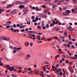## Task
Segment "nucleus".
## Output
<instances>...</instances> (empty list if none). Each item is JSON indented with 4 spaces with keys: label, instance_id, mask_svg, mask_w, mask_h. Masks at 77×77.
<instances>
[{
    "label": "nucleus",
    "instance_id": "1",
    "mask_svg": "<svg viewBox=\"0 0 77 77\" xmlns=\"http://www.w3.org/2000/svg\"><path fill=\"white\" fill-rule=\"evenodd\" d=\"M17 12V10H14L10 12V14L11 15H13L14 14H15Z\"/></svg>",
    "mask_w": 77,
    "mask_h": 77
},
{
    "label": "nucleus",
    "instance_id": "2",
    "mask_svg": "<svg viewBox=\"0 0 77 77\" xmlns=\"http://www.w3.org/2000/svg\"><path fill=\"white\" fill-rule=\"evenodd\" d=\"M8 69H9L10 71H13L14 69V67L11 66V67H9L8 68Z\"/></svg>",
    "mask_w": 77,
    "mask_h": 77
},
{
    "label": "nucleus",
    "instance_id": "3",
    "mask_svg": "<svg viewBox=\"0 0 77 77\" xmlns=\"http://www.w3.org/2000/svg\"><path fill=\"white\" fill-rule=\"evenodd\" d=\"M67 29L68 30H70V31H71V32H72V31H73V30H74V29H72V27H71V26H69L68 27Z\"/></svg>",
    "mask_w": 77,
    "mask_h": 77
},
{
    "label": "nucleus",
    "instance_id": "4",
    "mask_svg": "<svg viewBox=\"0 0 77 77\" xmlns=\"http://www.w3.org/2000/svg\"><path fill=\"white\" fill-rule=\"evenodd\" d=\"M10 48L11 49H12L13 50H15V49H17V48L15 46H11L10 47Z\"/></svg>",
    "mask_w": 77,
    "mask_h": 77
},
{
    "label": "nucleus",
    "instance_id": "5",
    "mask_svg": "<svg viewBox=\"0 0 77 77\" xmlns=\"http://www.w3.org/2000/svg\"><path fill=\"white\" fill-rule=\"evenodd\" d=\"M63 46H65V47H69V48H70V44H68L67 45V44H64L63 45Z\"/></svg>",
    "mask_w": 77,
    "mask_h": 77
},
{
    "label": "nucleus",
    "instance_id": "6",
    "mask_svg": "<svg viewBox=\"0 0 77 77\" xmlns=\"http://www.w3.org/2000/svg\"><path fill=\"white\" fill-rule=\"evenodd\" d=\"M2 39L3 40H5V41H6V40H7V38H6L5 36L3 37Z\"/></svg>",
    "mask_w": 77,
    "mask_h": 77
},
{
    "label": "nucleus",
    "instance_id": "7",
    "mask_svg": "<svg viewBox=\"0 0 77 77\" xmlns=\"http://www.w3.org/2000/svg\"><path fill=\"white\" fill-rule=\"evenodd\" d=\"M24 6L23 5H21L19 6V8L20 9H21V8H24Z\"/></svg>",
    "mask_w": 77,
    "mask_h": 77
},
{
    "label": "nucleus",
    "instance_id": "8",
    "mask_svg": "<svg viewBox=\"0 0 77 77\" xmlns=\"http://www.w3.org/2000/svg\"><path fill=\"white\" fill-rule=\"evenodd\" d=\"M10 30H11L12 31H14V32H16V29H14H14L13 28H11L10 29Z\"/></svg>",
    "mask_w": 77,
    "mask_h": 77
},
{
    "label": "nucleus",
    "instance_id": "9",
    "mask_svg": "<svg viewBox=\"0 0 77 77\" xmlns=\"http://www.w3.org/2000/svg\"><path fill=\"white\" fill-rule=\"evenodd\" d=\"M13 6V5H9L7 6V8H9L10 7H12Z\"/></svg>",
    "mask_w": 77,
    "mask_h": 77
},
{
    "label": "nucleus",
    "instance_id": "10",
    "mask_svg": "<svg viewBox=\"0 0 77 77\" xmlns=\"http://www.w3.org/2000/svg\"><path fill=\"white\" fill-rule=\"evenodd\" d=\"M6 2L5 1L2 2H1L0 3V4L2 5H4V4H6Z\"/></svg>",
    "mask_w": 77,
    "mask_h": 77
},
{
    "label": "nucleus",
    "instance_id": "11",
    "mask_svg": "<svg viewBox=\"0 0 77 77\" xmlns=\"http://www.w3.org/2000/svg\"><path fill=\"white\" fill-rule=\"evenodd\" d=\"M24 53H20L19 54V55L20 56H24Z\"/></svg>",
    "mask_w": 77,
    "mask_h": 77
},
{
    "label": "nucleus",
    "instance_id": "12",
    "mask_svg": "<svg viewBox=\"0 0 77 77\" xmlns=\"http://www.w3.org/2000/svg\"><path fill=\"white\" fill-rule=\"evenodd\" d=\"M48 11V9L45 10L44 11V12L45 14H46V13H47Z\"/></svg>",
    "mask_w": 77,
    "mask_h": 77
},
{
    "label": "nucleus",
    "instance_id": "13",
    "mask_svg": "<svg viewBox=\"0 0 77 77\" xmlns=\"http://www.w3.org/2000/svg\"><path fill=\"white\" fill-rule=\"evenodd\" d=\"M71 10H66V12L67 14H70L71 13Z\"/></svg>",
    "mask_w": 77,
    "mask_h": 77
},
{
    "label": "nucleus",
    "instance_id": "14",
    "mask_svg": "<svg viewBox=\"0 0 77 77\" xmlns=\"http://www.w3.org/2000/svg\"><path fill=\"white\" fill-rule=\"evenodd\" d=\"M19 4H20V5L24 4V2L19 1Z\"/></svg>",
    "mask_w": 77,
    "mask_h": 77
},
{
    "label": "nucleus",
    "instance_id": "15",
    "mask_svg": "<svg viewBox=\"0 0 77 77\" xmlns=\"http://www.w3.org/2000/svg\"><path fill=\"white\" fill-rule=\"evenodd\" d=\"M29 32L31 33L36 34V32L33 31H29Z\"/></svg>",
    "mask_w": 77,
    "mask_h": 77
},
{
    "label": "nucleus",
    "instance_id": "16",
    "mask_svg": "<svg viewBox=\"0 0 77 77\" xmlns=\"http://www.w3.org/2000/svg\"><path fill=\"white\" fill-rule=\"evenodd\" d=\"M62 15L63 16H66V15H67V13L64 12L63 13Z\"/></svg>",
    "mask_w": 77,
    "mask_h": 77
},
{
    "label": "nucleus",
    "instance_id": "17",
    "mask_svg": "<svg viewBox=\"0 0 77 77\" xmlns=\"http://www.w3.org/2000/svg\"><path fill=\"white\" fill-rule=\"evenodd\" d=\"M59 72H60V70L59 69H57L56 71H55V72L56 73H58Z\"/></svg>",
    "mask_w": 77,
    "mask_h": 77
},
{
    "label": "nucleus",
    "instance_id": "18",
    "mask_svg": "<svg viewBox=\"0 0 77 77\" xmlns=\"http://www.w3.org/2000/svg\"><path fill=\"white\" fill-rule=\"evenodd\" d=\"M64 33L65 34L64 36L66 37V36H67V35H68V33L66 32H64Z\"/></svg>",
    "mask_w": 77,
    "mask_h": 77
},
{
    "label": "nucleus",
    "instance_id": "19",
    "mask_svg": "<svg viewBox=\"0 0 77 77\" xmlns=\"http://www.w3.org/2000/svg\"><path fill=\"white\" fill-rule=\"evenodd\" d=\"M72 12V13H74V11H75V10L74 9H72L71 10Z\"/></svg>",
    "mask_w": 77,
    "mask_h": 77
},
{
    "label": "nucleus",
    "instance_id": "20",
    "mask_svg": "<svg viewBox=\"0 0 77 77\" xmlns=\"http://www.w3.org/2000/svg\"><path fill=\"white\" fill-rule=\"evenodd\" d=\"M28 14V12L27 11H24V12L23 13V15H24V14Z\"/></svg>",
    "mask_w": 77,
    "mask_h": 77
},
{
    "label": "nucleus",
    "instance_id": "21",
    "mask_svg": "<svg viewBox=\"0 0 77 77\" xmlns=\"http://www.w3.org/2000/svg\"><path fill=\"white\" fill-rule=\"evenodd\" d=\"M57 29V28H56V27L53 28L52 29V30H53L54 31V30H56Z\"/></svg>",
    "mask_w": 77,
    "mask_h": 77
},
{
    "label": "nucleus",
    "instance_id": "22",
    "mask_svg": "<svg viewBox=\"0 0 77 77\" xmlns=\"http://www.w3.org/2000/svg\"><path fill=\"white\" fill-rule=\"evenodd\" d=\"M26 3H29V1L27 0L25 2H23V4H26Z\"/></svg>",
    "mask_w": 77,
    "mask_h": 77
},
{
    "label": "nucleus",
    "instance_id": "23",
    "mask_svg": "<svg viewBox=\"0 0 77 77\" xmlns=\"http://www.w3.org/2000/svg\"><path fill=\"white\" fill-rule=\"evenodd\" d=\"M8 67H9H9H10V66L9 65H7V66H5V68H8Z\"/></svg>",
    "mask_w": 77,
    "mask_h": 77
},
{
    "label": "nucleus",
    "instance_id": "24",
    "mask_svg": "<svg viewBox=\"0 0 77 77\" xmlns=\"http://www.w3.org/2000/svg\"><path fill=\"white\" fill-rule=\"evenodd\" d=\"M19 27L20 28V29H22V28H24V26H20Z\"/></svg>",
    "mask_w": 77,
    "mask_h": 77
},
{
    "label": "nucleus",
    "instance_id": "25",
    "mask_svg": "<svg viewBox=\"0 0 77 77\" xmlns=\"http://www.w3.org/2000/svg\"><path fill=\"white\" fill-rule=\"evenodd\" d=\"M61 2H62L61 1L57 3V5H61Z\"/></svg>",
    "mask_w": 77,
    "mask_h": 77
},
{
    "label": "nucleus",
    "instance_id": "26",
    "mask_svg": "<svg viewBox=\"0 0 77 77\" xmlns=\"http://www.w3.org/2000/svg\"><path fill=\"white\" fill-rule=\"evenodd\" d=\"M44 74V73L43 72L41 71L40 72V75H43Z\"/></svg>",
    "mask_w": 77,
    "mask_h": 77
},
{
    "label": "nucleus",
    "instance_id": "27",
    "mask_svg": "<svg viewBox=\"0 0 77 77\" xmlns=\"http://www.w3.org/2000/svg\"><path fill=\"white\" fill-rule=\"evenodd\" d=\"M35 16H32L31 17V18L32 19V20H34V19H35Z\"/></svg>",
    "mask_w": 77,
    "mask_h": 77
},
{
    "label": "nucleus",
    "instance_id": "28",
    "mask_svg": "<svg viewBox=\"0 0 77 77\" xmlns=\"http://www.w3.org/2000/svg\"><path fill=\"white\" fill-rule=\"evenodd\" d=\"M21 48H17V50H21Z\"/></svg>",
    "mask_w": 77,
    "mask_h": 77
},
{
    "label": "nucleus",
    "instance_id": "29",
    "mask_svg": "<svg viewBox=\"0 0 77 77\" xmlns=\"http://www.w3.org/2000/svg\"><path fill=\"white\" fill-rule=\"evenodd\" d=\"M46 7V6L44 5H43L42 6V8H44V9Z\"/></svg>",
    "mask_w": 77,
    "mask_h": 77
},
{
    "label": "nucleus",
    "instance_id": "30",
    "mask_svg": "<svg viewBox=\"0 0 77 77\" xmlns=\"http://www.w3.org/2000/svg\"><path fill=\"white\" fill-rule=\"evenodd\" d=\"M57 6V5H54L53 7H52V8H55V7H56Z\"/></svg>",
    "mask_w": 77,
    "mask_h": 77
},
{
    "label": "nucleus",
    "instance_id": "31",
    "mask_svg": "<svg viewBox=\"0 0 77 77\" xmlns=\"http://www.w3.org/2000/svg\"><path fill=\"white\" fill-rule=\"evenodd\" d=\"M53 24L54 25H55L56 24V22L55 21H53Z\"/></svg>",
    "mask_w": 77,
    "mask_h": 77
},
{
    "label": "nucleus",
    "instance_id": "32",
    "mask_svg": "<svg viewBox=\"0 0 77 77\" xmlns=\"http://www.w3.org/2000/svg\"><path fill=\"white\" fill-rule=\"evenodd\" d=\"M65 62H66V63L68 64V63H69V61H68L67 60H66L65 61Z\"/></svg>",
    "mask_w": 77,
    "mask_h": 77
},
{
    "label": "nucleus",
    "instance_id": "33",
    "mask_svg": "<svg viewBox=\"0 0 77 77\" xmlns=\"http://www.w3.org/2000/svg\"><path fill=\"white\" fill-rule=\"evenodd\" d=\"M13 71H14V72H16V71H17V69H15V68H14Z\"/></svg>",
    "mask_w": 77,
    "mask_h": 77
},
{
    "label": "nucleus",
    "instance_id": "34",
    "mask_svg": "<svg viewBox=\"0 0 77 77\" xmlns=\"http://www.w3.org/2000/svg\"><path fill=\"white\" fill-rule=\"evenodd\" d=\"M24 31H25L24 29H22L21 30V32H24Z\"/></svg>",
    "mask_w": 77,
    "mask_h": 77
},
{
    "label": "nucleus",
    "instance_id": "35",
    "mask_svg": "<svg viewBox=\"0 0 77 77\" xmlns=\"http://www.w3.org/2000/svg\"><path fill=\"white\" fill-rule=\"evenodd\" d=\"M32 22H33V23H35L36 22V20H32Z\"/></svg>",
    "mask_w": 77,
    "mask_h": 77
},
{
    "label": "nucleus",
    "instance_id": "36",
    "mask_svg": "<svg viewBox=\"0 0 77 77\" xmlns=\"http://www.w3.org/2000/svg\"><path fill=\"white\" fill-rule=\"evenodd\" d=\"M27 57H28V58H30V55L29 54H27Z\"/></svg>",
    "mask_w": 77,
    "mask_h": 77
},
{
    "label": "nucleus",
    "instance_id": "37",
    "mask_svg": "<svg viewBox=\"0 0 77 77\" xmlns=\"http://www.w3.org/2000/svg\"><path fill=\"white\" fill-rule=\"evenodd\" d=\"M50 26H51V27H53V26H54V24H53L51 23L50 24Z\"/></svg>",
    "mask_w": 77,
    "mask_h": 77
},
{
    "label": "nucleus",
    "instance_id": "38",
    "mask_svg": "<svg viewBox=\"0 0 77 77\" xmlns=\"http://www.w3.org/2000/svg\"><path fill=\"white\" fill-rule=\"evenodd\" d=\"M42 27V28H43V29H44V30L46 29V27H45V26H43Z\"/></svg>",
    "mask_w": 77,
    "mask_h": 77
},
{
    "label": "nucleus",
    "instance_id": "39",
    "mask_svg": "<svg viewBox=\"0 0 77 77\" xmlns=\"http://www.w3.org/2000/svg\"><path fill=\"white\" fill-rule=\"evenodd\" d=\"M46 28H49V26L48 25V24H47L46 26Z\"/></svg>",
    "mask_w": 77,
    "mask_h": 77
},
{
    "label": "nucleus",
    "instance_id": "40",
    "mask_svg": "<svg viewBox=\"0 0 77 77\" xmlns=\"http://www.w3.org/2000/svg\"><path fill=\"white\" fill-rule=\"evenodd\" d=\"M74 33L75 35H77V30H75L74 32Z\"/></svg>",
    "mask_w": 77,
    "mask_h": 77
},
{
    "label": "nucleus",
    "instance_id": "41",
    "mask_svg": "<svg viewBox=\"0 0 77 77\" xmlns=\"http://www.w3.org/2000/svg\"><path fill=\"white\" fill-rule=\"evenodd\" d=\"M16 5H18L19 4V1H16Z\"/></svg>",
    "mask_w": 77,
    "mask_h": 77
},
{
    "label": "nucleus",
    "instance_id": "42",
    "mask_svg": "<svg viewBox=\"0 0 77 77\" xmlns=\"http://www.w3.org/2000/svg\"><path fill=\"white\" fill-rule=\"evenodd\" d=\"M11 27V26L8 25L7 26L6 28H9V27Z\"/></svg>",
    "mask_w": 77,
    "mask_h": 77
},
{
    "label": "nucleus",
    "instance_id": "43",
    "mask_svg": "<svg viewBox=\"0 0 77 77\" xmlns=\"http://www.w3.org/2000/svg\"><path fill=\"white\" fill-rule=\"evenodd\" d=\"M71 47L72 48H73V49H74V48H75V47L73 45L71 46Z\"/></svg>",
    "mask_w": 77,
    "mask_h": 77
},
{
    "label": "nucleus",
    "instance_id": "44",
    "mask_svg": "<svg viewBox=\"0 0 77 77\" xmlns=\"http://www.w3.org/2000/svg\"><path fill=\"white\" fill-rule=\"evenodd\" d=\"M16 26H17V27H20V25L19 24H18Z\"/></svg>",
    "mask_w": 77,
    "mask_h": 77
},
{
    "label": "nucleus",
    "instance_id": "45",
    "mask_svg": "<svg viewBox=\"0 0 77 77\" xmlns=\"http://www.w3.org/2000/svg\"><path fill=\"white\" fill-rule=\"evenodd\" d=\"M28 69L29 71H32V69H31L30 68H28Z\"/></svg>",
    "mask_w": 77,
    "mask_h": 77
},
{
    "label": "nucleus",
    "instance_id": "46",
    "mask_svg": "<svg viewBox=\"0 0 77 77\" xmlns=\"http://www.w3.org/2000/svg\"><path fill=\"white\" fill-rule=\"evenodd\" d=\"M12 75L13 77H17V76L15 75H14L13 74H12Z\"/></svg>",
    "mask_w": 77,
    "mask_h": 77
},
{
    "label": "nucleus",
    "instance_id": "47",
    "mask_svg": "<svg viewBox=\"0 0 77 77\" xmlns=\"http://www.w3.org/2000/svg\"><path fill=\"white\" fill-rule=\"evenodd\" d=\"M60 30V28H57V31H59Z\"/></svg>",
    "mask_w": 77,
    "mask_h": 77
},
{
    "label": "nucleus",
    "instance_id": "48",
    "mask_svg": "<svg viewBox=\"0 0 77 77\" xmlns=\"http://www.w3.org/2000/svg\"><path fill=\"white\" fill-rule=\"evenodd\" d=\"M13 53H16V50H14L13 51Z\"/></svg>",
    "mask_w": 77,
    "mask_h": 77
},
{
    "label": "nucleus",
    "instance_id": "49",
    "mask_svg": "<svg viewBox=\"0 0 77 77\" xmlns=\"http://www.w3.org/2000/svg\"><path fill=\"white\" fill-rule=\"evenodd\" d=\"M38 29H41V26H38L37 27Z\"/></svg>",
    "mask_w": 77,
    "mask_h": 77
},
{
    "label": "nucleus",
    "instance_id": "50",
    "mask_svg": "<svg viewBox=\"0 0 77 77\" xmlns=\"http://www.w3.org/2000/svg\"><path fill=\"white\" fill-rule=\"evenodd\" d=\"M50 40H51V39L49 38L48 39H47L46 41H50Z\"/></svg>",
    "mask_w": 77,
    "mask_h": 77
},
{
    "label": "nucleus",
    "instance_id": "51",
    "mask_svg": "<svg viewBox=\"0 0 77 77\" xmlns=\"http://www.w3.org/2000/svg\"><path fill=\"white\" fill-rule=\"evenodd\" d=\"M18 69H22V67L19 66H18Z\"/></svg>",
    "mask_w": 77,
    "mask_h": 77
},
{
    "label": "nucleus",
    "instance_id": "52",
    "mask_svg": "<svg viewBox=\"0 0 77 77\" xmlns=\"http://www.w3.org/2000/svg\"><path fill=\"white\" fill-rule=\"evenodd\" d=\"M30 46H33V43L32 42H31L30 43Z\"/></svg>",
    "mask_w": 77,
    "mask_h": 77
},
{
    "label": "nucleus",
    "instance_id": "53",
    "mask_svg": "<svg viewBox=\"0 0 77 77\" xmlns=\"http://www.w3.org/2000/svg\"><path fill=\"white\" fill-rule=\"evenodd\" d=\"M7 23H12V22L11 21H9L7 22Z\"/></svg>",
    "mask_w": 77,
    "mask_h": 77
},
{
    "label": "nucleus",
    "instance_id": "54",
    "mask_svg": "<svg viewBox=\"0 0 77 77\" xmlns=\"http://www.w3.org/2000/svg\"><path fill=\"white\" fill-rule=\"evenodd\" d=\"M32 37H35V34H32Z\"/></svg>",
    "mask_w": 77,
    "mask_h": 77
},
{
    "label": "nucleus",
    "instance_id": "55",
    "mask_svg": "<svg viewBox=\"0 0 77 77\" xmlns=\"http://www.w3.org/2000/svg\"><path fill=\"white\" fill-rule=\"evenodd\" d=\"M69 44H72V42H68Z\"/></svg>",
    "mask_w": 77,
    "mask_h": 77
},
{
    "label": "nucleus",
    "instance_id": "56",
    "mask_svg": "<svg viewBox=\"0 0 77 77\" xmlns=\"http://www.w3.org/2000/svg\"><path fill=\"white\" fill-rule=\"evenodd\" d=\"M54 39H57V38H58L57 37H54Z\"/></svg>",
    "mask_w": 77,
    "mask_h": 77
},
{
    "label": "nucleus",
    "instance_id": "57",
    "mask_svg": "<svg viewBox=\"0 0 77 77\" xmlns=\"http://www.w3.org/2000/svg\"><path fill=\"white\" fill-rule=\"evenodd\" d=\"M0 65L1 66H3V64L2 63H0Z\"/></svg>",
    "mask_w": 77,
    "mask_h": 77
},
{
    "label": "nucleus",
    "instance_id": "58",
    "mask_svg": "<svg viewBox=\"0 0 77 77\" xmlns=\"http://www.w3.org/2000/svg\"><path fill=\"white\" fill-rule=\"evenodd\" d=\"M63 62V61H62V60H60V63H62Z\"/></svg>",
    "mask_w": 77,
    "mask_h": 77
},
{
    "label": "nucleus",
    "instance_id": "59",
    "mask_svg": "<svg viewBox=\"0 0 77 77\" xmlns=\"http://www.w3.org/2000/svg\"><path fill=\"white\" fill-rule=\"evenodd\" d=\"M72 41H75V39L74 38H72Z\"/></svg>",
    "mask_w": 77,
    "mask_h": 77
},
{
    "label": "nucleus",
    "instance_id": "60",
    "mask_svg": "<svg viewBox=\"0 0 77 77\" xmlns=\"http://www.w3.org/2000/svg\"><path fill=\"white\" fill-rule=\"evenodd\" d=\"M58 0H55L54 2V3H56V2H57V1H58Z\"/></svg>",
    "mask_w": 77,
    "mask_h": 77
},
{
    "label": "nucleus",
    "instance_id": "61",
    "mask_svg": "<svg viewBox=\"0 0 77 77\" xmlns=\"http://www.w3.org/2000/svg\"><path fill=\"white\" fill-rule=\"evenodd\" d=\"M35 9H36V8H35V7H32V9H33V10H35Z\"/></svg>",
    "mask_w": 77,
    "mask_h": 77
},
{
    "label": "nucleus",
    "instance_id": "62",
    "mask_svg": "<svg viewBox=\"0 0 77 77\" xmlns=\"http://www.w3.org/2000/svg\"><path fill=\"white\" fill-rule=\"evenodd\" d=\"M62 50V49H61L60 48L58 49V51H61Z\"/></svg>",
    "mask_w": 77,
    "mask_h": 77
},
{
    "label": "nucleus",
    "instance_id": "63",
    "mask_svg": "<svg viewBox=\"0 0 77 77\" xmlns=\"http://www.w3.org/2000/svg\"><path fill=\"white\" fill-rule=\"evenodd\" d=\"M59 9L60 11H62V8H61V7H60L59 8Z\"/></svg>",
    "mask_w": 77,
    "mask_h": 77
},
{
    "label": "nucleus",
    "instance_id": "64",
    "mask_svg": "<svg viewBox=\"0 0 77 77\" xmlns=\"http://www.w3.org/2000/svg\"><path fill=\"white\" fill-rule=\"evenodd\" d=\"M13 27H16V25L15 24H14V25H13Z\"/></svg>",
    "mask_w": 77,
    "mask_h": 77
}]
</instances>
